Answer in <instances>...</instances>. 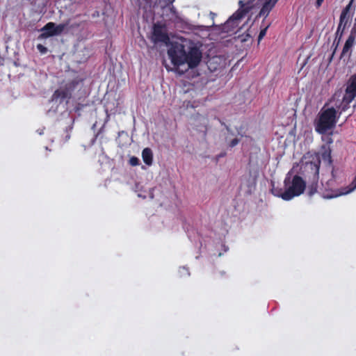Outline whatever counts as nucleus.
I'll return each instance as SVG.
<instances>
[{"label":"nucleus","instance_id":"obj_6","mask_svg":"<svg viewBox=\"0 0 356 356\" xmlns=\"http://www.w3.org/2000/svg\"><path fill=\"white\" fill-rule=\"evenodd\" d=\"M356 97V74L352 75L346 84L345 94L339 106L336 105L340 113L346 111L349 104Z\"/></svg>","mask_w":356,"mask_h":356},{"label":"nucleus","instance_id":"obj_11","mask_svg":"<svg viewBox=\"0 0 356 356\" xmlns=\"http://www.w3.org/2000/svg\"><path fill=\"white\" fill-rule=\"evenodd\" d=\"M355 188H356V175H355V177L354 178L353 181H352V183L348 186L342 188H341L340 191L338 190L332 195H327L326 196V197L327 198H332V197H338L339 195H346V194L352 192Z\"/></svg>","mask_w":356,"mask_h":356},{"label":"nucleus","instance_id":"obj_24","mask_svg":"<svg viewBox=\"0 0 356 356\" xmlns=\"http://www.w3.org/2000/svg\"><path fill=\"white\" fill-rule=\"evenodd\" d=\"M222 124H223L225 127L228 132L231 131L230 128L227 125H226L225 123H222Z\"/></svg>","mask_w":356,"mask_h":356},{"label":"nucleus","instance_id":"obj_21","mask_svg":"<svg viewBox=\"0 0 356 356\" xmlns=\"http://www.w3.org/2000/svg\"><path fill=\"white\" fill-rule=\"evenodd\" d=\"M252 38V35H251L249 33H248L245 35V37H242V38H241V42H245V41H247V40H248V38Z\"/></svg>","mask_w":356,"mask_h":356},{"label":"nucleus","instance_id":"obj_25","mask_svg":"<svg viewBox=\"0 0 356 356\" xmlns=\"http://www.w3.org/2000/svg\"><path fill=\"white\" fill-rule=\"evenodd\" d=\"M95 15H99V13H94L93 16H95Z\"/></svg>","mask_w":356,"mask_h":356},{"label":"nucleus","instance_id":"obj_7","mask_svg":"<svg viewBox=\"0 0 356 356\" xmlns=\"http://www.w3.org/2000/svg\"><path fill=\"white\" fill-rule=\"evenodd\" d=\"M151 40L154 44L161 42L167 44L170 42V38L166 33L165 27L161 24H155L153 26Z\"/></svg>","mask_w":356,"mask_h":356},{"label":"nucleus","instance_id":"obj_30","mask_svg":"<svg viewBox=\"0 0 356 356\" xmlns=\"http://www.w3.org/2000/svg\"><path fill=\"white\" fill-rule=\"evenodd\" d=\"M84 151H86V147L84 146Z\"/></svg>","mask_w":356,"mask_h":356},{"label":"nucleus","instance_id":"obj_19","mask_svg":"<svg viewBox=\"0 0 356 356\" xmlns=\"http://www.w3.org/2000/svg\"><path fill=\"white\" fill-rule=\"evenodd\" d=\"M37 48L42 54L46 53L47 51V49L45 47H44L42 44H40L37 45Z\"/></svg>","mask_w":356,"mask_h":356},{"label":"nucleus","instance_id":"obj_29","mask_svg":"<svg viewBox=\"0 0 356 356\" xmlns=\"http://www.w3.org/2000/svg\"><path fill=\"white\" fill-rule=\"evenodd\" d=\"M211 15H212V17H214V14L213 13H211Z\"/></svg>","mask_w":356,"mask_h":356},{"label":"nucleus","instance_id":"obj_14","mask_svg":"<svg viewBox=\"0 0 356 356\" xmlns=\"http://www.w3.org/2000/svg\"><path fill=\"white\" fill-rule=\"evenodd\" d=\"M142 157L144 163L147 165H151L153 161V153L150 148L146 147L143 150Z\"/></svg>","mask_w":356,"mask_h":356},{"label":"nucleus","instance_id":"obj_28","mask_svg":"<svg viewBox=\"0 0 356 356\" xmlns=\"http://www.w3.org/2000/svg\"><path fill=\"white\" fill-rule=\"evenodd\" d=\"M211 15H212V17H214V14L213 13H211Z\"/></svg>","mask_w":356,"mask_h":356},{"label":"nucleus","instance_id":"obj_18","mask_svg":"<svg viewBox=\"0 0 356 356\" xmlns=\"http://www.w3.org/2000/svg\"><path fill=\"white\" fill-rule=\"evenodd\" d=\"M268 28V26L261 30L259 36H258V42H259L262 38L266 35L267 29Z\"/></svg>","mask_w":356,"mask_h":356},{"label":"nucleus","instance_id":"obj_16","mask_svg":"<svg viewBox=\"0 0 356 356\" xmlns=\"http://www.w3.org/2000/svg\"><path fill=\"white\" fill-rule=\"evenodd\" d=\"M271 192L274 195L280 197L283 199L284 191H283L282 188L273 187Z\"/></svg>","mask_w":356,"mask_h":356},{"label":"nucleus","instance_id":"obj_1","mask_svg":"<svg viewBox=\"0 0 356 356\" xmlns=\"http://www.w3.org/2000/svg\"><path fill=\"white\" fill-rule=\"evenodd\" d=\"M202 45L186 38H181L179 41L171 44L168 50V55L172 63L177 67L187 64L189 68L196 67L202 60Z\"/></svg>","mask_w":356,"mask_h":356},{"label":"nucleus","instance_id":"obj_17","mask_svg":"<svg viewBox=\"0 0 356 356\" xmlns=\"http://www.w3.org/2000/svg\"><path fill=\"white\" fill-rule=\"evenodd\" d=\"M129 163L132 166H136L140 164V160L136 156H131L129 161Z\"/></svg>","mask_w":356,"mask_h":356},{"label":"nucleus","instance_id":"obj_15","mask_svg":"<svg viewBox=\"0 0 356 356\" xmlns=\"http://www.w3.org/2000/svg\"><path fill=\"white\" fill-rule=\"evenodd\" d=\"M332 179L327 180L325 183V188L327 189V190H331L332 191V194H334L336 191H337L338 190H341V189H337V190H335V191H333L332 188L334 186V184L336 182V178H337V170H334V168H332Z\"/></svg>","mask_w":356,"mask_h":356},{"label":"nucleus","instance_id":"obj_2","mask_svg":"<svg viewBox=\"0 0 356 356\" xmlns=\"http://www.w3.org/2000/svg\"><path fill=\"white\" fill-rule=\"evenodd\" d=\"M321 160L328 165L332 164L331 152L330 149H324L321 153V157H318L316 161L307 162L304 165V170L306 172L311 171L313 177L311 183L308 186V195H313L317 191L318 173Z\"/></svg>","mask_w":356,"mask_h":356},{"label":"nucleus","instance_id":"obj_26","mask_svg":"<svg viewBox=\"0 0 356 356\" xmlns=\"http://www.w3.org/2000/svg\"><path fill=\"white\" fill-rule=\"evenodd\" d=\"M95 15H99V13H94L93 16H95Z\"/></svg>","mask_w":356,"mask_h":356},{"label":"nucleus","instance_id":"obj_8","mask_svg":"<svg viewBox=\"0 0 356 356\" xmlns=\"http://www.w3.org/2000/svg\"><path fill=\"white\" fill-rule=\"evenodd\" d=\"M355 33H354L353 30H352L343 47L340 55L341 59L346 57L349 58L351 56L353 47L355 44Z\"/></svg>","mask_w":356,"mask_h":356},{"label":"nucleus","instance_id":"obj_3","mask_svg":"<svg viewBox=\"0 0 356 356\" xmlns=\"http://www.w3.org/2000/svg\"><path fill=\"white\" fill-rule=\"evenodd\" d=\"M336 114L337 111L334 108L321 111L314 122L315 130L321 134H325L331 131L337 122Z\"/></svg>","mask_w":356,"mask_h":356},{"label":"nucleus","instance_id":"obj_4","mask_svg":"<svg viewBox=\"0 0 356 356\" xmlns=\"http://www.w3.org/2000/svg\"><path fill=\"white\" fill-rule=\"evenodd\" d=\"M291 172H289L284 179V200H290L296 196L302 194L306 187L305 181L298 175H295L291 179Z\"/></svg>","mask_w":356,"mask_h":356},{"label":"nucleus","instance_id":"obj_20","mask_svg":"<svg viewBox=\"0 0 356 356\" xmlns=\"http://www.w3.org/2000/svg\"><path fill=\"white\" fill-rule=\"evenodd\" d=\"M239 143V140L238 138H234L229 144V147H235L238 143Z\"/></svg>","mask_w":356,"mask_h":356},{"label":"nucleus","instance_id":"obj_23","mask_svg":"<svg viewBox=\"0 0 356 356\" xmlns=\"http://www.w3.org/2000/svg\"><path fill=\"white\" fill-rule=\"evenodd\" d=\"M323 0H316V6L317 8H319L322 3H323Z\"/></svg>","mask_w":356,"mask_h":356},{"label":"nucleus","instance_id":"obj_22","mask_svg":"<svg viewBox=\"0 0 356 356\" xmlns=\"http://www.w3.org/2000/svg\"><path fill=\"white\" fill-rule=\"evenodd\" d=\"M51 31H54V29L53 28L47 29L46 25L42 29V31H43V33H47V32H49Z\"/></svg>","mask_w":356,"mask_h":356},{"label":"nucleus","instance_id":"obj_13","mask_svg":"<svg viewBox=\"0 0 356 356\" xmlns=\"http://www.w3.org/2000/svg\"><path fill=\"white\" fill-rule=\"evenodd\" d=\"M70 97V91L67 88H60L56 90L53 96L52 100L60 99H64Z\"/></svg>","mask_w":356,"mask_h":356},{"label":"nucleus","instance_id":"obj_9","mask_svg":"<svg viewBox=\"0 0 356 356\" xmlns=\"http://www.w3.org/2000/svg\"><path fill=\"white\" fill-rule=\"evenodd\" d=\"M349 22L339 19V23L337 27V30L335 33V38L334 40L332 46H334V49L332 56L334 54L343 35L344 31ZM332 57H331L332 58Z\"/></svg>","mask_w":356,"mask_h":356},{"label":"nucleus","instance_id":"obj_5","mask_svg":"<svg viewBox=\"0 0 356 356\" xmlns=\"http://www.w3.org/2000/svg\"><path fill=\"white\" fill-rule=\"evenodd\" d=\"M175 0H156L154 8L156 9H161L163 13L161 15L164 17L166 16L165 20L172 21L176 24L182 23V19L178 15L176 9L172 6Z\"/></svg>","mask_w":356,"mask_h":356},{"label":"nucleus","instance_id":"obj_27","mask_svg":"<svg viewBox=\"0 0 356 356\" xmlns=\"http://www.w3.org/2000/svg\"><path fill=\"white\" fill-rule=\"evenodd\" d=\"M95 15H99V13H94L93 16H95Z\"/></svg>","mask_w":356,"mask_h":356},{"label":"nucleus","instance_id":"obj_12","mask_svg":"<svg viewBox=\"0 0 356 356\" xmlns=\"http://www.w3.org/2000/svg\"><path fill=\"white\" fill-rule=\"evenodd\" d=\"M353 2L354 0H350L349 3L342 10L339 19L350 22L351 19V15L350 14V12L352 9Z\"/></svg>","mask_w":356,"mask_h":356},{"label":"nucleus","instance_id":"obj_10","mask_svg":"<svg viewBox=\"0 0 356 356\" xmlns=\"http://www.w3.org/2000/svg\"><path fill=\"white\" fill-rule=\"evenodd\" d=\"M66 26H67V24H60L56 25L53 22H49L46 24V28L47 29L53 28L54 31H49L47 33H42L40 36L42 38H48V37L53 36V35H60V33H62L64 31Z\"/></svg>","mask_w":356,"mask_h":356}]
</instances>
